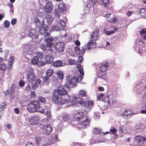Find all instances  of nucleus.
Instances as JSON below:
<instances>
[{
	"label": "nucleus",
	"instance_id": "obj_1",
	"mask_svg": "<svg viewBox=\"0 0 146 146\" xmlns=\"http://www.w3.org/2000/svg\"><path fill=\"white\" fill-rule=\"evenodd\" d=\"M48 27L47 26H42L40 27L39 29L40 34L39 37H40L41 35L44 37V40L46 42V46L48 47H50L53 45V38L48 33H45L47 31Z\"/></svg>",
	"mask_w": 146,
	"mask_h": 146
},
{
	"label": "nucleus",
	"instance_id": "obj_2",
	"mask_svg": "<svg viewBox=\"0 0 146 146\" xmlns=\"http://www.w3.org/2000/svg\"><path fill=\"white\" fill-rule=\"evenodd\" d=\"M146 141V137L141 135L137 136L135 137V143H136L137 146H143L144 142Z\"/></svg>",
	"mask_w": 146,
	"mask_h": 146
},
{
	"label": "nucleus",
	"instance_id": "obj_3",
	"mask_svg": "<svg viewBox=\"0 0 146 146\" xmlns=\"http://www.w3.org/2000/svg\"><path fill=\"white\" fill-rule=\"evenodd\" d=\"M93 102L89 100L84 102L82 104V109L86 112L90 111V108L93 106Z\"/></svg>",
	"mask_w": 146,
	"mask_h": 146
},
{
	"label": "nucleus",
	"instance_id": "obj_4",
	"mask_svg": "<svg viewBox=\"0 0 146 146\" xmlns=\"http://www.w3.org/2000/svg\"><path fill=\"white\" fill-rule=\"evenodd\" d=\"M28 81L30 83L34 81L36 79L35 76L33 74V68H30L28 71H27Z\"/></svg>",
	"mask_w": 146,
	"mask_h": 146
},
{
	"label": "nucleus",
	"instance_id": "obj_5",
	"mask_svg": "<svg viewBox=\"0 0 146 146\" xmlns=\"http://www.w3.org/2000/svg\"><path fill=\"white\" fill-rule=\"evenodd\" d=\"M67 80L69 84L72 87H75L78 82L77 78L75 77L70 76H67Z\"/></svg>",
	"mask_w": 146,
	"mask_h": 146
},
{
	"label": "nucleus",
	"instance_id": "obj_6",
	"mask_svg": "<svg viewBox=\"0 0 146 146\" xmlns=\"http://www.w3.org/2000/svg\"><path fill=\"white\" fill-rule=\"evenodd\" d=\"M94 42L92 41L91 39L86 44L82 47V55L83 54L86 50H90L92 48V45H94Z\"/></svg>",
	"mask_w": 146,
	"mask_h": 146
},
{
	"label": "nucleus",
	"instance_id": "obj_7",
	"mask_svg": "<svg viewBox=\"0 0 146 146\" xmlns=\"http://www.w3.org/2000/svg\"><path fill=\"white\" fill-rule=\"evenodd\" d=\"M27 108L28 110L31 113H33L36 111H38L42 113L44 112V110H40L39 109H36L35 107L34 106L31 102L27 105Z\"/></svg>",
	"mask_w": 146,
	"mask_h": 146
},
{
	"label": "nucleus",
	"instance_id": "obj_8",
	"mask_svg": "<svg viewBox=\"0 0 146 146\" xmlns=\"http://www.w3.org/2000/svg\"><path fill=\"white\" fill-rule=\"evenodd\" d=\"M38 31L35 29H32L29 33V36L33 39H37L39 37Z\"/></svg>",
	"mask_w": 146,
	"mask_h": 146
},
{
	"label": "nucleus",
	"instance_id": "obj_9",
	"mask_svg": "<svg viewBox=\"0 0 146 146\" xmlns=\"http://www.w3.org/2000/svg\"><path fill=\"white\" fill-rule=\"evenodd\" d=\"M51 30L53 31H60V34H61V36L63 37H66L67 36V34L65 33L64 35H62V34L65 33V31L63 29V28H59L58 26H54L53 27Z\"/></svg>",
	"mask_w": 146,
	"mask_h": 146
},
{
	"label": "nucleus",
	"instance_id": "obj_10",
	"mask_svg": "<svg viewBox=\"0 0 146 146\" xmlns=\"http://www.w3.org/2000/svg\"><path fill=\"white\" fill-rule=\"evenodd\" d=\"M70 102V99L68 94H66L63 96H62L61 99L60 101V104H65Z\"/></svg>",
	"mask_w": 146,
	"mask_h": 146
},
{
	"label": "nucleus",
	"instance_id": "obj_11",
	"mask_svg": "<svg viewBox=\"0 0 146 146\" xmlns=\"http://www.w3.org/2000/svg\"><path fill=\"white\" fill-rule=\"evenodd\" d=\"M67 92L62 86H60L57 89V92L59 96H63L66 94H67Z\"/></svg>",
	"mask_w": 146,
	"mask_h": 146
},
{
	"label": "nucleus",
	"instance_id": "obj_12",
	"mask_svg": "<svg viewBox=\"0 0 146 146\" xmlns=\"http://www.w3.org/2000/svg\"><path fill=\"white\" fill-rule=\"evenodd\" d=\"M64 45L62 42H58L56 43V45L54 46L55 48L58 50L60 52L63 51L64 50Z\"/></svg>",
	"mask_w": 146,
	"mask_h": 146
},
{
	"label": "nucleus",
	"instance_id": "obj_13",
	"mask_svg": "<svg viewBox=\"0 0 146 146\" xmlns=\"http://www.w3.org/2000/svg\"><path fill=\"white\" fill-rule=\"evenodd\" d=\"M52 10V3L51 2L49 1L46 5L44 11L47 13H50Z\"/></svg>",
	"mask_w": 146,
	"mask_h": 146
},
{
	"label": "nucleus",
	"instance_id": "obj_14",
	"mask_svg": "<svg viewBox=\"0 0 146 146\" xmlns=\"http://www.w3.org/2000/svg\"><path fill=\"white\" fill-rule=\"evenodd\" d=\"M42 128L43 129V133L46 135L50 134L52 129V128L49 125Z\"/></svg>",
	"mask_w": 146,
	"mask_h": 146
},
{
	"label": "nucleus",
	"instance_id": "obj_15",
	"mask_svg": "<svg viewBox=\"0 0 146 146\" xmlns=\"http://www.w3.org/2000/svg\"><path fill=\"white\" fill-rule=\"evenodd\" d=\"M99 30L98 29H96L93 32L90 36V39L92 41H93L95 42V41L97 38V36L98 34Z\"/></svg>",
	"mask_w": 146,
	"mask_h": 146
},
{
	"label": "nucleus",
	"instance_id": "obj_16",
	"mask_svg": "<svg viewBox=\"0 0 146 146\" xmlns=\"http://www.w3.org/2000/svg\"><path fill=\"white\" fill-rule=\"evenodd\" d=\"M50 123L49 119H42L40 121L39 126L40 128H43L48 125Z\"/></svg>",
	"mask_w": 146,
	"mask_h": 146
},
{
	"label": "nucleus",
	"instance_id": "obj_17",
	"mask_svg": "<svg viewBox=\"0 0 146 146\" xmlns=\"http://www.w3.org/2000/svg\"><path fill=\"white\" fill-rule=\"evenodd\" d=\"M106 97L108 98V106H110L115 103V101L113 96L107 95Z\"/></svg>",
	"mask_w": 146,
	"mask_h": 146
},
{
	"label": "nucleus",
	"instance_id": "obj_18",
	"mask_svg": "<svg viewBox=\"0 0 146 146\" xmlns=\"http://www.w3.org/2000/svg\"><path fill=\"white\" fill-rule=\"evenodd\" d=\"M39 119H28L27 124L28 125H34L39 122Z\"/></svg>",
	"mask_w": 146,
	"mask_h": 146
},
{
	"label": "nucleus",
	"instance_id": "obj_19",
	"mask_svg": "<svg viewBox=\"0 0 146 146\" xmlns=\"http://www.w3.org/2000/svg\"><path fill=\"white\" fill-rule=\"evenodd\" d=\"M75 66L76 67L77 70L80 72V74L82 76L84 75L83 69L81 66V65L78 63H76L75 64Z\"/></svg>",
	"mask_w": 146,
	"mask_h": 146
},
{
	"label": "nucleus",
	"instance_id": "obj_20",
	"mask_svg": "<svg viewBox=\"0 0 146 146\" xmlns=\"http://www.w3.org/2000/svg\"><path fill=\"white\" fill-rule=\"evenodd\" d=\"M111 15V14L108 13V14L106 15V17L108 18L107 19L108 21L111 23H115L117 21V19L116 18V17L114 16L112 19H110L109 18L110 17Z\"/></svg>",
	"mask_w": 146,
	"mask_h": 146
},
{
	"label": "nucleus",
	"instance_id": "obj_21",
	"mask_svg": "<svg viewBox=\"0 0 146 146\" xmlns=\"http://www.w3.org/2000/svg\"><path fill=\"white\" fill-rule=\"evenodd\" d=\"M133 113H132V111L129 110H125L122 113V116H129L133 115Z\"/></svg>",
	"mask_w": 146,
	"mask_h": 146
},
{
	"label": "nucleus",
	"instance_id": "obj_22",
	"mask_svg": "<svg viewBox=\"0 0 146 146\" xmlns=\"http://www.w3.org/2000/svg\"><path fill=\"white\" fill-rule=\"evenodd\" d=\"M66 8L65 5L63 2L61 3L58 5V6L59 10L61 13H63L64 12L66 9Z\"/></svg>",
	"mask_w": 146,
	"mask_h": 146
},
{
	"label": "nucleus",
	"instance_id": "obj_23",
	"mask_svg": "<svg viewBox=\"0 0 146 146\" xmlns=\"http://www.w3.org/2000/svg\"><path fill=\"white\" fill-rule=\"evenodd\" d=\"M72 103L73 104H81V99L77 97H74L72 100Z\"/></svg>",
	"mask_w": 146,
	"mask_h": 146
},
{
	"label": "nucleus",
	"instance_id": "obj_24",
	"mask_svg": "<svg viewBox=\"0 0 146 146\" xmlns=\"http://www.w3.org/2000/svg\"><path fill=\"white\" fill-rule=\"evenodd\" d=\"M53 65L55 67H62L65 65L64 63H62L60 60H57L53 63Z\"/></svg>",
	"mask_w": 146,
	"mask_h": 146
},
{
	"label": "nucleus",
	"instance_id": "obj_25",
	"mask_svg": "<svg viewBox=\"0 0 146 146\" xmlns=\"http://www.w3.org/2000/svg\"><path fill=\"white\" fill-rule=\"evenodd\" d=\"M84 113L82 112H79L73 115V118L75 119H82L83 118Z\"/></svg>",
	"mask_w": 146,
	"mask_h": 146
},
{
	"label": "nucleus",
	"instance_id": "obj_26",
	"mask_svg": "<svg viewBox=\"0 0 146 146\" xmlns=\"http://www.w3.org/2000/svg\"><path fill=\"white\" fill-rule=\"evenodd\" d=\"M45 62L46 64H50L53 61V59L50 55H48L45 57Z\"/></svg>",
	"mask_w": 146,
	"mask_h": 146
},
{
	"label": "nucleus",
	"instance_id": "obj_27",
	"mask_svg": "<svg viewBox=\"0 0 146 146\" xmlns=\"http://www.w3.org/2000/svg\"><path fill=\"white\" fill-rule=\"evenodd\" d=\"M88 119H85L84 121H82L80 123V125L83 127V128L89 126L90 122V121L88 120Z\"/></svg>",
	"mask_w": 146,
	"mask_h": 146
},
{
	"label": "nucleus",
	"instance_id": "obj_28",
	"mask_svg": "<svg viewBox=\"0 0 146 146\" xmlns=\"http://www.w3.org/2000/svg\"><path fill=\"white\" fill-rule=\"evenodd\" d=\"M108 64L106 63L103 64L100 68V70L102 72H105L106 71V69L108 68Z\"/></svg>",
	"mask_w": 146,
	"mask_h": 146
},
{
	"label": "nucleus",
	"instance_id": "obj_29",
	"mask_svg": "<svg viewBox=\"0 0 146 146\" xmlns=\"http://www.w3.org/2000/svg\"><path fill=\"white\" fill-rule=\"evenodd\" d=\"M139 13L141 15L143 18H146V10L145 9L142 8L140 9Z\"/></svg>",
	"mask_w": 146,
	"mask_h": 146
},
{
	"label": "nucleus",
	"instance_id": "obj_30",
	"mask_svg": "<svg viewBox=\"0 0 146 146\" xmlns=\"http://www.w3.org/2000/svg\"><path fill=\"white\" fill-rule=\"evenodd\" d=\"M56 73L58 76L59 79H62L63 78L64 74L60 70H57Z\"/></svg>",
	"mask_w": 146,
	"mask_h": 146
},
{
	"label": "nucleus",
	"instance_id": "obj_31",
	"mask_svg": "<svg viewBox=\"0 0 146 146\" xmlns=\"http://www.w3.org/2000/svg\"><path fill=\"white\" fill-rule=\"evenodd\" d=\"M31 103L36 109H40L41 108L39 106V103L38 101H34L31 102Z\"/></svg>",
	"mask_w": 146,
	"mask_h": 146
},
{
	"label": "nucleus",
	"instance_id": "obj_32",
	"mask_svg": "<svg viewBox=\"0 0 146 146\" xmlns=\"http://www.w3.org/2000/svg\"><path fill=\"white\" fill-rule=\"evenodd\" d=\"M43 82L44 84L48 85L50 82L49 77L48 76H45L43 79Z\"/></svg>",
	"mask_w": 146,
	"mask_h": 146
},
{
	"label": "nucleus",
	"instance_id": "obj_33",
	"mask_svg": "<svg viewBox=\"0 0 146 146\" xmlns=\"http://www.w3.org/2000/svg\"><path fill=\"white\" fill-rule=\"evenodd\" d=\"M52 97L53 101H54L55 103H57L58 102H60L61 99L57 96L55 94H53L52 95Z\"/></svg>",
	"mask_w": 146,
	"mask_h": 146
},
{
	"label": "nucleus",
	"instance_id": "obj_34",
	"mask_svg": "<svg viewBox=\"0 0 146 146\" xmlns=\"http://www.w3.org/2000/svg\"><path fill=\"white\" fill-rule=\"evenodd\" d=\"M145 128V125L143 124L139 123L137 124L135 127V128L137 130L143 129Z\"/></svg>",
	"mask_w": 146,
	"mask_h": 146
},
{
	"label": "nucleus",
	"instance_id": "obj_35",
	"mask_svg": "<svg viewBox=\"0 0 146 146\" xmlns=\"http://www.w3.org/2000/svg\"><path fill=\"white\" fill-rule=\"evenodd\" d=\"M58 118H63V119L67 118V119H69L71 118V115L68 114L66 113H64L63 114H60V116Z\"/></svg>",
	"mask_w": 146,
	"mask_h": 146
},
{
	"label": "nucleus",
	"instance_id": "obj_36",
	"mask_svg": "<svg viewBox=\"0 0 146 146\" xmlns=\"http://www.w3.org/2000/svg\"><path fill=\"white\" fill-rule=\"evenodd\" d=\"M140 33L141 36H143V38L146 40V29H143L140 31Z\"/></svg>",
	"mask_w": 146,
	"mask_h": 146
},
{
	"label": "nucleus",
	"instance_id": "obj_37",
	"mask_svg": "<svg viewBox=\"0 0 146 146\" xmlns=\"http://www.w3.org/2000/svg\"><path fill=\"white\" fill-rule=\"evenodd\" d=\"M85 144L80 142H73L71 144V146H84Z\"/></svg>",
	"mask_w": 146,
	"mask_h": 146
},
{
	"label": "nucleus",
	"instance_id": "obj_38",
	"mask_svg": "<svg viewBox=\"0 0 146 146\" xmlns=\"http://www.w3.org/2000/svg\"><path fill=\"white\" fill-rule=\"evenodd\" d=\"M53 71L52 69L50 68L48 69L46 72V75L48 76H51L53 74Z\"/></svg>",
	"mask_w": 146,
	"mask_h": 146
},
{
	"label": "nucleus",
	"instance_id": "obj_39",
	"mask_svg": "<svg viewBox=\"0 0 146 146\" xmlns=\"http://www.w3.org/2000/svg\"><path fill=\"white\" fill-rule=\"evenodd\" d=\"M75 51L77 54L82 55V49L80 50V49L78 46H76L74 48Z\"/></svg>",
	"mask_w": 146,
	"mask_h": 146
},
{
	"label": "nucleus",
	"instance_id": "obj_40",
	"mask_svg": "<svg viewBox=\"0 0 146 146\" xmlns=\"http://www.w3.org/2000/svg\"><path fill=\"white\" fill-rule=\"evenodd\" d=\"M35 23L38 27L40 25V23L38 18H35Z\"/></svg>",
	"mask_w": 146,
	"mask_h": 146
},
{
	"label": "nucleus",
	"instance_id": "obj_41",
	"mask_svg": "<svg viewBox=\"0 0 146 146\" xmlns=\"http://www.w3.org/2000/svg\"><path fill=\"white\" fill-rule=\"evenodd\" d=\"M46 20L48 23L50 24L53 20L52 16L48 15L46 16Z\"/></svg>",
	"mask_w": 146,
	"mask_h": 146
},
{
	"label": "nucleus",
	"instance_id": "obj_42",
	"mask_svg": "<svg viewBox=\"0 0 146 146\" xmlns=\"http://www.w3.org/2000/svg\"><path fill=\"white\" fill-rule=\"evenodd\" d=\"M38 61V58L37 56H35L32 59L31 62L32 63L34 64H36Z\"/></svg>",
	"mask_w": 146,
	"mask_h": 146
},
{
	"label": "nucleus",
	"instance_id": "obj_43",
	"mask_svg": "<svg viewBox=\"0 0 146 146\" xmlns=\"http://www.w3.org/2000/svg\"><path fill=\"white\" fill-rule=\"evenodd\" d=\"M100 129L96 127L93 129V132L96 134H98L100 133Z\"/></svg>",
	"mask_w": 146,
	"mask_h": 146
},
{
	"label": "nucleus",
	"instance_id": "obj_44",
	"mask_svg": "<svg viewBox=\"0 0 146 146\" xmlns=\"http://www.w3.org/2000/svg\"><path fill=\"white\" fill-rule=\"evenodd\" d=\"M104 32V33L107 35H110L113 33L114 32V31L112 30H111V31H108L105 30Z\"/></svg>",
	"mask_w": 146,
	"mask_h": 146
},
{
	"label": "nucleus",
	"instance_id": "obj_45",
	"mask_svg": "<svg viewBox=\"0 0 146 146\" xmlns=\"http://www.w3.org/2000/svg\"><path fill=\"white\" fill-rule=\"evenodd\" d=\"M10 25L9 22L7 21H5L4 22V26L6 28H8L9 27Z\"/></svg>",
	"mask_w": 146,
	"mask_h": 146
},
{
	"label": "nucleus",
	"instance_id": "obj_46",
	"mask_svg": "<svg viewBox=\"0 0 146 146\" xmlns=\"http://www.w3.org/2000/svg\"><path fill=\"white\" fill-rule=\"evenodd\" d=\"M38 100L42 103H44L45 101V98L41 96H39L38 97Z\"/></svg>",
	"mask_w": 146,
	"mask_h": 146
},
{
	"label": "nucleus",
	"instance_id": "obj_47",
	"mask_svg": "<svg viewBox=\"0 0 146 146\" xmlns=\"http://www.w3.org/2000/svg\"><path fill=\"white\" fill-rule=\"evenodd\" d=\"M104 96L103 94H101L98 95L97 96V100L98 101H102V98Z\"/></svg>",
	"mask_w": 146,
	"mask_h": 146
},
{
	"label": "nucleus",
	"instance_id": "obj_48",
	"mask_svg": "<svg viewBox=\"0 0 146 146\" xmlns=\"http://www.w3.org/2000/svg\"><path fill=\"white\" fill-rule=\"evenodd\" d=\"M103 4L106 7H108L109 6V0H102Z\"/></svg>",
	"mask_w": 146,
	"mask_h": 146
},
{
	"label": "nucleus",
	"instance_id": "obj_49",
	"mask_svg": "<svg viewBox=\"0 0 146 146\" xmlns=\"http://www.w3.org/2000/svg\"><path fill=\"white\" fill-rule=\"evenodd\" d=\"M46 117L49 118H50L52 117V115L50 111H46Z\"/></svg>",
	"mask_w": 146,
	"mask_h": 146
},
{
	"label": "nucleus",
	"instance_id": "obj_50",
	"mask_svg": "<svg viewBox=\"0 0 146 146\" xmlns=\"http://www.w3.org/2000/svg\"><path fill=\"white\" fill-rule=\"evenodd\" d=\"M59 24L62 27H64L65 26L66 23L63 20H60L58 21Z\"/></svg>",
	"mask_w": 146,
	"mask_h": 146
},
{
	"label": "nucleus",
	"instance_id": "obj_51",
	"mask_svg": "<svg viewBox=\"0 0 146 146\" xmlns=\"http://www.w3.org/2000/svg\"><path fill=\"white\" fill-rule=\"evenodd\" d=\"M6 66L5 63H2L0 65V69L4 70L5 69Z\"/></svg>",
	"mask_w": 146,
	"mask_h": 146
},
{
	"label": "nucleus",
	"instance_id": "obj_52",
	"mask_svg": "<svg viewBox=\"0 0 146 146\" xmlns=\"http://www.w3.org/2000/svg\"><path fill=\"white\" fill-rule=\"evenodd\" d=\"M35 141L37 144H39L41 141V138L40 137H37L35 138Z\"/></svg>",
	"mask_w": 146,
	"mask_h": 146
},
{
	"label": "nucleus",
	"instance_id": "obj_53",
	"mask_svg": "<svg viewBox=\"0 0 146 146\" xmlns=\"http://www.w3.org/2000/svg\"><path fill=\"white\" fill-rule=\"evenodd\" d=\"M15 84H13L11 87L10 92L12 93L15 91Z\"/></svg>",
	"mask_w": 146,
	"mask_h": 146
},
{
	"label": "nucleus",
	"instance_id": "obj_54",
	"mask_svg": "<svg viewBox=\"0 0 146 146\" xmlns=\"http://www.w3.org/2000/svg\"><path fill=\"white\" fill-rule=\"evenodd\" d=\"M117 129L115 128H113L111 129L110 130V133L111 134H114L117 131Z\"/></svg>",
	"mask_w": 146,
	"mask_h": 146
},
{
	"label": "nucleus",
	"instance_id": "obj_55",
	"mask_svg": "<svg viewBox=\"0 0 146 146\" xmlns=\"http://www.w3.org/2000/svg\"><path fill=\"white\" fill-rule=\"evenodd\" d=\"M141 98L142 101L144 102L146 101V93L142 94Z\"/></svg>",
	"mask_w": 146,
	"mask_h": 146
},
{
	"label": "nucleus",
	"instance_id": "obj_56",
	"mask_svg": "<svg viewBox=\"0 0 146 146\" xmlns=\"http://www.w3.org/2000/svg\"><path fill=\"white\" fill-rule=\"evenodd\" d=\"M68 61L69 63V64L70 65H73L75 63V60H74L69 59L68 60Z\"/></svg>",
	"mask_w": 146,
	"mask_h": 146
},
{
	"label": "nucleus",
	"instance_id": "obj_57",
	"mask_svg": "<svg viewBox=\"0 0 146 146\" xmlns=\"http://www.w3.org/2000/svg\"><path fill=\"white\" fill-rule=\"evenodd\" d=\"M118 130L120 133L122 134L123 133L124 131L123 130V126H120L118 128Z\"/></svg>",
	"mask_w": 146,
	"mask_h": 146
},
{
	"label": "nucleus",
	"instance_id": "obj_58",
	"mask_svg": "<svg viewBox=\"0 0 146 146\" xmlns=\"http://www.w3.org/2000/svg\"><path fill=\"white\" fill-rule=\"evenodd\" d=\"M6 106H7L5 103L3 102L1 104L0 108L2 109L3 110L6 108Z\"/></svg>",
	"mask_w": 146,
	"mask_h": 146
},
{
	"label": "nucleus",
	"instance_id": "obj_59",
	"mask_svg": "<svg viewBox=\"0 0 146 146\" xmlns=\"http://www.w3.org/2000/svg\"><path fill=\"white\" fill-rule=\"evenodd\" d=\"M79 94L82 96H85L86 95V92L83 90H80L79 91Z\"/></svg>",
	"mask_w": 146,
	"mask_h": 146
},
{
	"label": "nucleus",
	"instance_id": "obj_60",
	"mask_svg": "<svg viewBox=\"0 0 146 146\" xmlns=\"http://www.w3.org/2000/svg\"><path fill=\"white\" fill-rule=\"evenodd\" d=\"M17 22V19H15L14 18L11 21V23L12 25H15Z\"/></svg>",
	"mask_w": 146,
	"mask_h": 146
},
{
	"label": "nucleus",
	"instance_id": "obj_61",
	"mask_svg": "<svg viewBox=\"0 0 146 146\" xmlns=\"http://www.w3.org/2000/svg\"><path fill=\"white\" fill-rule=\"evenodd\" d=\"M25 82L23 80H21L19 82V85L21 87H23L25 85Z\"/></svg>",
	"mask_w": 146,
	"mask_h": 146
},
{
	"label": "nucleus",
	"instance_id": "obj_62",
	"mask_svg": "<svg viewBox=\"0 0 146 146\" xmlns=\"http://www.w3.org/2000/svg\"><path fill=\"white\" fill-rule=\"evenodd\" d=\"M46 46H46V45H45L44 44H42L40 45V48L43 50H44L45 49L46 47Z\"/></svg>",
	"mask_w": 146,
	"mask_h": 146
},
{
	"label": "nucleus",
	"instance_id": "obj_63",
	"mask_svg": "<svg viewBox=\"0 0 146 146\" xmlns=\"http://www.w3.org/2000/svg\"><path fill=\"white\" fill-rule=\"evenodd\" d=\"M83 61V58L82 56H79L78 57L77 61L80 63H81Z\"/></svg>",
	"mask_w": 146,
	"mask_h": 146
},
{
	"label": "nucleus",
	"instance_id": "obj_64",
	"mask_svg": "<svg viewBox=\"0 0 146 146\" xmlns=\"http://www.w3.org/2000/svg\"><path fill=\"white\" fill-rule=\"evenodd\" d=\"M38 87V85L36 84L35 83L33 84H32V87L33 89H35L36 88Z\"/></svg>",
	"mask_w": 146,
	"mask_h": 146
}]
</instances>
